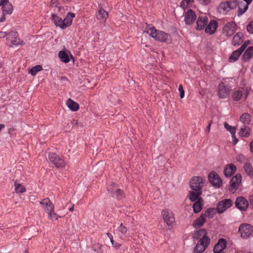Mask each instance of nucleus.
<instances>
[{
	"instance_id": "nucleus-61",
	"label": "nucleus",
	"mask_w": 253,
	"mask_h": 253,
	"mask_svg": "<svg viewBox=\"0 0 253 253\" xmlns=\"http://www.w3.org/2000/svg\"><path fill=\"white\" fill-rule=\"evenodd\" d=\"M73 210H74V205H73V206H72V207H71V208L69 209V211H73Z\"/></svg>"
},
{
	"instance_id": "nucleus-45",
	"label": "nucleus",
	"mask_w": 253,
	"mask_h": 253,
	"mask_svg": "<svg viewBox=\"0 0 253 253\" xmlns=\"http://www.w3.org/2000/svg\"><path fill=\"white\" fill-rule=\"evenodd\" d=\"M228 4L231 9L235 8L239 2V0H228L227 1Z\"/></svg>"
},
{
	"instance_id": "nucleus-51",
	"label": "nucleus",
	"mask_w": 253,
	"mask_h": 253,
	"mask_svg": "<svg viewBox=\"0 0 253 253\" xmlns=\"http://www.w3.org/2000/svg\"><path fill=\"white\" fill-rule=\"evenodd\" d=\"M107 236L110 239L111 243L112 244L114 242V240H113V236L111 235V234H110L109 233H107Z\"/></svg>"
},
{
	"instance_id": "nucleus-17",
	"label": "nucleus",
	"mask_w": 253,
	"mask_h": 253,
	"mask_svg": "<svg viewBox=\"0 0 253 253\" xmlns=\"http://www.w3.org/2000/svg\"><path fill=\"white\" fill-rule=\"evenodd\" d=\"M241 180L242 177L240 174H237L232 178L230 182L231 186L230 191L231 192H234L236 190Z\"/></svg>"
},
{
	"instance_id": "nucleus-19",
	"label": "nucleus",
	"mask_w": 253,
	"mask_h": 253,
	"mask_svg": "<svg viewBox=\"0 0 253 253\" xmlns=\"http://www.w3.org/2000/svg\"><path fill=\"white\" fill-rule=\"evenodd\" d=\"M226 240L223 238L219 239L218 243L215 245L213 248L214 253L223 252V251L226 248Z\"/></svg>"
},
{
	"instance_id": "nucleus-58",
	"label": "nucleus",
	"mask_w": 253,
	"mask_h": 253,
	"mask_svg": "<svg viewBox=\"0 0 253 253\" xmlns=\"http://www.w3.org/2000/svg\"><path fill=\"white\" fill-rule=\"evenodd\" d=\"M244 0L243 2H245V3L246 4H248V5H249L253 1V0Z\"/></svg>"
},
{
	"instance_id": "nucleus-43",
	"label": "nucleus",
	"mask_w": 253,
	"mask_h": 253,
	"mask_svg": "<svg viewBox=\"0 0 253 253\" xmlns=\"http://www.w3.org/2000/svg\"><path fill=\"white\" fill-rule=\"evenodd\" d=\"M224 127L230 132L231 134H232V137H235V134L236 133L235 127L229 125L226 123L224 124Z\"/></svg>"
},
{
	"instance_id": "nucleus-36",
	"label": "nucleus",
	"mask_w": 253,
	"mask_h": 253,
	"mask_svg": "<svg viewBox=\"0 0 253 253\" xmlns=\"http://www.w3.org/2000/svg\"><path fill=\"white\" fill-rule=\"evenodd\" d=\"M243 96V91L241 90L235 91L232 94V98L235 101L240 100Z\"/></svg>"
},
{
	"instance_id": "nucleus-60",
	"label": "nucleus",
	"mask_w": 253,
	"mask_h": 253,
	"mask_svg": "<svg viewBox=\"0 0 253 253\" xmlns=\"http://www.w3.org/2000/svg\"><path fill=\"white\" fill-rule=\"evenodd\" d=\"M250 149L251 151L253 153V141L250 143Z\"/></svg>"
},
{
	"instance_id": "nucleus-48",
	"label": "nucleus",
	"mask_w": 253,
	"mask_h": 253,
	"mask_svg": "<svg viewBox=\"0 0 253 253\" xmlns=\"http://www.w3.org/2000/svg\"><path fill=\"white\" fill-rule=\"evenodd\" d=\"M178 90L180 92V98H183L184 96V91L182 84H179L178 87Z\"/></svg>"
},
{
	"instance_id": "nucleus-55",
	"label": "nucleus",
	"mask_w": 253,
	"mask_h": 253,
	"mask_svg": "<svg viewBox=\"0 0 253 253\" xmlns=\"http://www.w3.org/2000/svg\"><path fill=\"white\" fill-rule=\"evenodd\" d=\"M249 201L250 206L253 208V195L250 197Z\"/></svg>"
},
{
	"instance_id": "nucleus-8",
	"label": "nucleus",
	"mask_w": 253,
	"mask_h": 253,
	"mask_svg": "<svg viewBox=\"0 0 253 253\" xmlns=\"http://www.w3.org/2000/svg\"><path fill=\"white\" fill-rule=\"evenodd\" d=\"M230 89L228 86L226 85L223 83H221L218 85L217 95L221 99L227 98L230 94Z\"/></svg>"
},
{
	"instance_id": "nucleus-6",
	"label": "nucleus",
	"mask_w": 253,
	"mask_h": 253,
	"mask_svg": "<svg viewBox=\"0 0 253 253\" xmlns=\"http://www.w3.org/2000/svg\"><path fill=\"white\" fill-rule=\"evenodd\" d=\"M40 204L45 212L49 214V216L51 218L52 211H54V206L49 198H46L42 199L40 202Z\"/></svg>"
},
{
	"instance_id": "nucleus-50",
	"label": "nucleus",
	"mask_w": 253,
	"mask_h": 253,
	"mask_svg": "<svg viewBox=\"0 0 253 253\" xmlns=\"http://www.w3.org/2000/svg\"><path fill=\"white\" fill-rule=\"evenodd\" d=\"M113 247L115 248L116 250H118L122 246L121 244H120L118 242H114L112 244Z\"/></svg>"
},
{
	"instance_id": "nucleus-5",
	"label": "nucleus",
	"mask_w": 253,
	"mask_h": 253,
	"mask_svg": "<svg viewBox=\"0 0 253 253\" xmlns=\"http://www.w3.org/2000/svg\"><path fill=\"white\" fill-rule=\"evenodd\" d=\"M253 229L252 225L247 223L242 224L239 228V232L242 238L247 239L252 234Z\"/></svg>"
},
{
	"instance_id": "nucleus-62",
	"label": "nucleus",
	"mask_w": 253,
	"mask_h": 253,
	"mask_svg": "<svg viewBox=\"0 0 253 253\" xmlns=\"http://www.w3.org/2000/svg\"><path fill=\"white\" fill-rule=\"evenodd\" d=\"M60 216H58L57 214H56V216H55V220H58V219L59 218H60Z\"/></svg>"
},
{
	"instance_id": "nucleus-1",
	"label": "nucleus",
	"mask_w": 253,
	"mask_h": 253,
	"mask_svg": "<svg viewBox=\"0 0 253 253\" xmlns=\"http://www.w3.org/2000/svg\"><path fill=\"white\" fill-rule=\"evenodd\" d=\"M144 32L148 34L156 41L169 43L170 42V36L164 31L157 30L152 25L144 23L143 25Z\"/></svg>"
},
{
	"instance_id": "nucleus-11",
	"label": "nucleus",
	"mask_w": 253,
	"mask_h": 253,
	"mask_svg": "<svg viewBox=\"0 0 253 253\" xmlns=\"http://www.w3.org/2000/svg\"><path fill=\"white\" fill-rule=\"evenodd\" d=\"M233 204V202L230 199H225L219 202L217 206V212L221 213L224 212L227 209L230 207Z\"/></svg>"
},
{
	"instance_id": "nucleus-9",
	"label": "nucleus",
	"mask_w": 253,
	"mask_h": 253,
	"mask_svg": "<svg viewBox=\"0 0 253 253\" xmlns=\"http://www.w3.org/2000/svg\"><path fill=\"white\" fill-rule=\"evenodd\" d=\"M236 24L234 22L227 23L223 28V34L228 37L232 36L236 31Z\"/></svg>"
},
{
	"instance_id": "nucleus-32",
	"label": "nucleus",
	"mask_w": 253,
	"mask_h": 253,
	"mask_svg": "<svg viewBox=\"0 0 253 253\" xmlns=\"http://www.w3.org/2000/svg\"><path fill=\"white\" fill-rule=\"evenodd\" d=\"M251 128L248 126H244L241 128L239 134L242 137H248L250 135Z\"/></svg>"
},
{
	"instance_id": "nucleus-49",
	"label": "nucleus",
	"mask_w": 253,
	"mask_h": 253,
	"mask_svg": "<svg viewBox=\"0 0 253 253\" xmlns=\"http://www.w3.org/2000/svg\"><path fill=\"white\" fill-rule=\"evenodd\" d=\"M198 2L203 5H207L211 2V0H197Z\"/></svg>"
},
{
	"instance_id": "nucleus-26",
	"label": "nucleus",
	"mask_w": 253,
	"mask_h": 253,
	"mask_svg": "<svg viewBox=\"0 0 253 253\" xmlns=\"http://www.w3.org/2000/svg\"><path fill=\"white\" fill-rule=\"evenodd\" d=\"M202 193V191H195L192 190L189 193V199L192 202L198 200L199 199L201 198L200 196Z\"/></svg>"
},
{
	"instance_id": "nucleus-24",
	"label": "nucleus",
	"mask_w": 253,
	"mask_h": 253,
	"mask_svg": "<svg viewBox=\"0 0 253 253\" xmlns=\"http://www.w3.org/2000/svg\"><path fill=\"white\" fill-rule=\"evenodd\" d=\"M238 5V9L237 11V15L238 16H240L248 10L249 5L246 4L245 2L243 1L239 2Z\"/></svg>"
},
{
	"instance_id": "nucleus-10",
	"label": "nucleus",
	"mask_w": 253,
	"mask_h": 253,
	"mask_svg": "<svg viewBox=\"0 0 253 253\" xmlns=\"http://www.w3.org/2000/svg\"><path fill=\"white\" fill-rule=\"evenodd\" d=\"M51 7L53 9L54 12L57 15H62L65 13L66 11L68 10L67 6H61L58 2L57 0H52L51 1Z\"/></svg>"
},
{
	"instance_id": "nucleus-20",
	"label": "nucleus",
	"mask_w": 253,
	"mask_h": 253,
	"mask_svg": "<svg viewBox=\"0 0 253 253\" xmlns=\"http://www.w3.org/2000/svg\"><path fill=\"white\" fill-rule=\"evenodd\" d=\"M218 26V23L214 20H211L205 29L207 33L211 35L216 31Z\"/></svg>"
},
{
	"instance_id": "nucleus-37",
	"label": "nucleus",
	"mask_w": 253,
	"mask_h": 253,
	"mask_svg": "<svg viewBox=\"0 0 253 253\" xmlns=\"http://www.w3.org/2000/svg\"><path fill=\"white\" fill-rule=\"evenodd\" d=\"M115 195L114 197L116 198L118 200H121L125 197V194L123 191L120 189L117 188L116 189L115 193L113 194Z\"/></svg>"
},
{
	"instance_id": "nucleus-40",
	"label": "nucleus",
	"mask_w": 253,
	"mask_h": 253,
	"mask_svg": "<svg viewBox=\"0 0 253 253\" xmlns=\"http://www.w3.org/2000/svg\"><path fill=\"white\" fill-rule=\"evenodd\" d=\"M15 190L17 193H23L26 191L25 187L20 183L15 182L14 183Z\"/></svg>"
},
{
	"instance_id": "nucleus-4",
	"label": "nucleus",
	"mask_w": 253,
	"mask_h": 253,
	"mask_svg": "<svg viewBox=\"0 0 253 253\" xmlns=\"http://www.w3.org/2000/svg\"><path fill=\"white\" fill-rule=\"evenodd\" d=\"M48 158L49 161L57 168H63L65 166L66 163L64 160L54 153H49Z\"/></svg>"
},
{
	"instance_id": "nucleus-47",
	"label": "nucleus",
	"mask_w": 253,
	"mask_h": 253,
	"mask_svg": "<svg viewBox=\"0 0 253 253\" xmlns=\"http://www.w3.org/2000/svg\"><path fill=\"white\" fill-rule=\"evenodd\" d=\"M247 30L249 33L253 34V21H250L247 25Z\"/></svg>"
},
{
	"instance_id": "nucleus-35",
	"label": "nucleus",
	"mask_w": 253,
	"mask_h": 253,
	"mask_svg": "<svg viewBox=\"0 0 253 253\" xmlns=\"http://www.w3.org/2000/svg\"><path fill=\"white\" fill-rule=\"evenodd\" d=\"M58 56L61 60L64 63H68L70 61L68 54L64 51H59Z\"/></svg>"
},
{
	"instance_id": "nucleus-54",
	"label": "nucleus",
	"mask_w": 253,
	"mask_h": 253,
	"mask_svg": "<svg viewBox=\"0 0 253 253\" xmlns=\"http://www.w3.org/2000/svg\"><path fill=\"white\" fill-rule=\"evenodd\" d=\"M246 47H247V45H246L245 44H244L238 49L240 51H242V53L243 52V51L245 49Z\"/></svg>"
},
{
	"instance_id": "nucleus-16",
	"label": "nucleus",
	"mask_w": 253,
	"mask_h": 253,
	"mask_svg": "<svg viewBox=\"0 0 253 253\" xmlns=\"http://www.w3.org/2000/svg\"><path fill=\"white\" fill-rule=\"evenodd\" d=\"M184 16L185 23L187 25L192 24L196 19V15L191 9H188Z\"/></svg>"
},
{
	"instance_id": "nucleus-23",
	"label": "nucleus",
	"mask_w": 253,
	"mask_h": 253,
	"mask_svg": "<svg viewBox=\"0 0 253 253\" xmlns=\"http://www.w3.org/2000/svg\"><path fill=\"white\" fill-rule=\"evenodd\" d=\"M230 9H231L227 1L220 3L218 7V11L223 14H226Z\"/></svg>"
},
{
	"instance_id": "nucleus-29",
	"label": "nucleus",
	"mask_w": 253,
	"mask_h": 253,
	"mask_svg": "<svg viewBox=\"0 0 253 253\" xmlns=\"http://www.w3.org/2000/svg\"><path fill=\"white\" fill-rule=\"evenodd\" d=\"M203 199L202 198H200L196 201L193 205V211L195 213H198L200 212L203 206Z\"/></svg>"
},
{
	"instance_id": "nucleus-56",
	"label": "nucleus",
	"mask_w": 253,
	"mask_h": 253,
	"mask_svg": "<svg viewBox=\"0 0 253 253\" xmlns=\"http://www.w3.org/2000/svg\"><path fill=\"white\" fill-rule=\"evenodd\" d=\"M7 33H6L5 32H0V38H4L6 35Z\"/></svg>"
},
{
	"instance_id": "nucleus-21",
	"label": "nucleus",
	"mask_w": 253,
	"mask_h": 253,
	"mask_svg": "<svg viewBox=\"0 0 253 253\" xmlns=\"http://www.w3.org/2000/svg\"><path fill=\"white\" fill-rule=\"evenodd\" d=\"M52 19L56 26H58L62 29H65L63 20H62L61 17H59L56 14H52Z\"/></svg>"
},
{
	"instance_id": "nucleus-31",
	"label": "nucleus",
	"mask_w": 253,
	"mask_h": 253,
	"mask_svg": "<svg viewBox=\"0 0 253 253\" xmlns=\"http://www.w3.org/2000/svg\"><path fill=\"white\" fill-rule=\"evenodd\" d=\"M108 17V12L105 11L102 7H100L98 10V13L97 17L98 19H102L104 21Z\"/></svg>"
},
{
	"instance_id": "nucleus-3",
	"label": "nucleus",
	"mask_w": 253,
	"mask_h": 253,
	"mask_svg": "<svg viewBox=\"0 0 253 253\" xmlns=\"http://www.w3.org/2000/svg\"><path fill=\"white\" fill-rule=\"evenodd\" d=\"M206 179L200 176H194L190 181L191 189L195 191H202Z\"/></svg>"
},
{
	"instance_id": "nucleus-27",
	"label": "nucleus",
	"mask_w": 253,
	"mask_h": 253,
	"mask_svg": "<svg viewBox=\"0 0 253 253\" xmlns=\"http://www.w3.org/2000/svg\"><path fill=\"white\" fill-rule=\"evenodd\" d=\"M242 38L243 34L241 33H237L233 38V44L235 46L240 45L243 42Z\"/></svg>"
},
{
	"instance_id": "nucleus-18",
	"label": "nucleus",
	"mask_w": 253,
	"mask_h": 253,
	"mask_svg": "<svg viewBox=\"0 0 253 253\" xmlns=\"http://www.w3.org/2000/svg\"><path fill=\"white\" fill-rule=\"evenodd\" d=\"M208 22V18L205 14H202L200 15L197 21V25L198 30L203 29L205 26H206Z\"/></svg>"
},
{
	"instance_id": "nucleus-22",
	"label": "nucleus",
	"mask_w": 253,
	"mask_h": 253,
	"mask_svg": "<svg viewBox=\"0 0 253 253\" xmlns=\"http://www.w3.org/2000/svg\"><path fill=\"white\" fill-rule=\"evenodd\" d=\"M236 170V167L234 164L227 165L224 169V173L226 177L230 176Z\"/></svg>"
},
{
	"instance_id": "nucleus-59",
	"label": "nucleus",
	"mask_w": 253,
	"mask_h": 253,
	"mask_svg": "<svg viewBox=\"0 0 253 253\" xmlns=\"http://www.w3.org/2000/svg\"><path fill=\"white\" fill-rule=\"evenodd\" d=\"M233 139V142L234 144H236L238 142V139L236 138V137L235 136V137H232Z\"/></svg>"
},
{
	"instance_id": "nucleus-52",
	"label": "nucleus",
	"mask_w": 253,
	"mask_h": 253,
	"mask_svg": "<svg viewBox=\"0 0 253 253\" xmlns=\"http://www.w3.org/2000/svg\"><path fill=\"white\" fill-rule=\"evenodd\" d=\"M51 218H50L49 216V214H48V218L52 220H53L54 219H55V216H56V214L54 212V211H52V213H51Z\"/></svg>"
},
{
	"instance_id": "nucleus-34",
	"label": "nucleus",
	"mask_w": 253,
	"mask_h": 253,
	"mask_svg": "<svg viewBox=\"0 0 253 253\" xmlns=\"http://www.w3.org/2000/svg\"><path fill=\"white\" fill-rule=\"evenodd\" d=\"M242 54V51H240L238 49L234 51L232 53L231 55L229 58V61L230 62H234L235 61H236L239 57Z\"/></svg>"
},
{
	"instance_id": "nucleus-57",
	"label": "nucleus",
	"mask_w": 253,
	"mask_h": 253,
	"mask_svg": "<svg viewBox=\"0 0 253 253\" xmlns=\"http://www.w3.org/2000/svg\"><path fill=\"white\" fill-rule=\"evenodd\" d=\"M211 124H212V122L211 121L209 123V125L207 127L206 131H207L208 133H209L210 132V131L211 126Z\"/></svg>"
},
{
	"instance_id": "nucleus-13",
	"label": "nucleus",
	"mask_w": 253,
	"mask_h": 253,
	"mask_svg": "<svg viewBox=\"0 0 253 253\" xmlns=\"http://www.w3.org/2000/svg\"><path fill=\"white\" fill-rule=\"evenodd\" d=\"M209 179L211 184L216 187H220L222 185L221 179L214 171H212L209 174Z\"/></svg>"
},
{
	"instance_id": "nucleus-63",
	"label": "nucleus",
	"mask_w": 253,
	"mask_h": 253,
	"mask_svg": "<svg viewBox=\"0 0 253 253\" xmlns=\"http://www.w3.org/2000/svg\"><path fill=\"white\" fill-rule=\"evenodd\" d=\"M24 253H28V252H26V251H25V252H24Z\"/></svg>"
},
{
	"instance_id": "nucleus-38",
	"label": "nucleus",
	"mask_w": 253,
	"mask_h": 253,
	"mask_svg": "<svg viewBox=\"0 0 253 253\" xmlns=\"http://www.w3.org/2000/svg\"><path fill=\"white\" fill-rule=\"evenodd\" d=\"M244 168L246 173H247L249 176L253 175V169L251 164L249 163H245L244 164Z\"/></svg>"
},
{
	"instance_id": "nucleus-42",
	"label": "nucleus",
	"mask_w": 253,
	"mask_h": 253,
	"mask_svg": "<svg viewBox=\"0 0 253 253\" xmlns=\"http://www.w3.org/2000/svg\"><path fill=\"white\" fill-rule=\"evenodd\" d=\"M42 68L41 65H36L34 67H33L30 71V73L32 76H35L36 74L42 70Z\"/></svg>"
},
{
	"instance_id": "nucleus-15",
	"label": "nucleus",
	"mask_w": 253,
	"mask_h": 253,
	"mask_svg": "<svg viewBox=\"0 0 253 253\" xmlns=\"http://www.w3.org/2000/svg\"><path fill=\"white\" fill-rule=\"evenodd\" d=\"M236 207L241 211H245L249 206V203L247 199L243 197H239L235 201Z\"/></svg>"
},
{
	"instance_id": "nucleus-7",
	"label": "nucleus",
	"mask_w": 253,
	"mask_h": 253,
	"mask_svg": "<svg viewBox=\"0 0 253 253\" xmlns=\"http://www.w3.org/2000/svg\"><path fill=\"white\" fill-rule=\"evenodd\" d=\"M162 216L164 222L168 225H171L175 221V218L172 212L168 209L163 210L162 211Z\"/></svg>"
},
{
	"instance_id": "nucleus-30",
	"label": "nucleus",
	"mask_w": 253,
	"mask_h": 253,
	"mask_svg": "<svg viewBox=\"0 0 253 253\" xmlns=\"http://www.w3.org/2000/svg\"><path fill=\"white\" fill-rule=\"evenodd\" d=\"M240 121L244 125L248 126L251 122V116L248 113H244L240 117Z\"/></svg>"
},
{
	"instance_id": "nucleus-53",
	"label": "nucleus",
	"mask_w": 253,
	"mask_h": 253,
	"mask_svg": "<svg viewBox=\"0 0 253 253\" xmlns=\"http://www.w3.org/2000/svg\"><path fill=\"white\" fill-rule=\"evenodd\" d=\"M5 15H6L5 14H3V13H2V15L0 18V22H3L5 21Z\"/></svg>"
},
{
	"instance_id": "nucleus-44",
	"label": "nucleus",
	"mask_w": 253,
	"mask_h": 253,
	"mask_svg": "<svg viewBox=\"0 0 253 253\" xmlns=\"http://www.w3.org/2000/svg\"><path fill=\"white\" fill-rule=\"evenodd\" d=\"M117 231L120 233L122 235H125L127 232V228L121 223L117 228Z\"/></svg>"
},
{
	"instance_id": "nucleus-14",
	"label": "nucleus",
	"mask_w": 253,
	"mask_h": 253,
	"mask_svg": "<svg viewBox=\"0 0 253 253\" xmlns=\"http://www.w3.org/2000/svg\"><path fill=\"white\" fill-rule=\"evenodd\" d=\"M0 6H1V10L3 14H11L13 11V6L8 0H0Z\"/></svg>"
},
{
	"instance_id": "nucleus-2",
	"label": "nucleus",
	"mask_w": 253,
	"mask_h": 253,
	"mask_svg": "<svg viewBox=\"0 0 253 253\" xmlns=\"http://www.w3.org/2000/svg\"><path fill=\"white\" fill-rule=\"evenodd\" d=\"M206 231L205 229L200 230L198 232L199 236H203L194 248V253H201L203 252L210 242V239L206 235Z\"/></svg>"
},
{
	"instance_id": "nucleus-33",
	"label": "nucleus",
	"mask_w": 253,
	"mask_h": 253,
	"mask_svg": "<svg viewBox=\"0 0 253 253\" xmlns=\"http://www.w3.org/2000/svg\"><path fill=\"white\" fill-rule=\"evenodd\" d=\"M253 56V47L249 46L243 54V58L245 60H249Z\"/></svg>"
},
{
	"instance_id": "nucleus-39",
	"label": "nucleus",
	"mask_w": 253,
	"mask_h": 253,
	"mask_svg": "<svg viewBox=\"0 0 253 253\" xmlns=\"http://www.w3.org/2000/svg\"><path fill=\"white\" fill-rule=\"evenodd\" d=\"M17 35L16 33H12V35L14 37V38L12 39L11 42L13 45H18L23 44V42L21 41L20 39L16 37Z\"/></svg>"
},
{
	"instance_id": "nucleus-46",
	"label": "nucleus",
	"mask_w": 253,
	"mask_h": 253,
	"mask_svg": "<svg viewBox=\"0 0 253 253\" xmlns=\"http://www.w3.org/2000/svg\"><path fill=\"white\" fill-rule=\"evenodd\" d=\"M192 1H193L192 0H182L181 2L180 6L183 7V8H185L188 7Z\"/></svg>"
},
{
	"instance_id": "nucleus-28",
	"label": "nucleus",
	"mask_w": 253,
	"mask_h": 253,
	"mask_svg": "<svg viewBox=\"0 0 253 253\" xmlns=\"http://www.w3.org/2000/svg\"><path fill=\"white\" fill-rule=\"evenodd\" d=\"M67 105L72 111H76L79 109V105L71 99H68L66 103Z\"/></svg>"
},
{
	"instance_id": "nucleus-25",
	"label": "nucleus",
	"mask_w": 253,
	"mask_h": 253,
	"mask_svg": "<svg viewBox=\"0 0 253 253\" xmlns=\"http://www.w3.org/2000/svg\"><path fill=\"white\" fill-rule=\"evenodd\" d=\"M75 14L74 13L69 12L63 20L65 28L69 27L72 23L73 19L75 17Z\"/></svg>"
},
{
	"instance_id": "nucleus-41",
	"label": "nucleus",
	"mask_w": 253,
	"mask_h": 253,
	"mask_svg": "<svg viewBox=\"0 0 253 253\" xmlns=\"http://www.w3.org/2000/svg\"><path fill=\"white\" fill-rule=\"evenodd\" d=\"M117 189V185L115 183H113L107 187V191L111 195L112 197H114L115 195L113 194L115 193V191Z\"/></svg>"
},
{
	"instance_id": "nucleus-12",
	"label": "nucleus",
	"mask_w": 253,
	"mask_h": 253,
	"mask_svg": "<svg viewBox=\"0 0 253 253\" xmlns=\"http://www.w3.org/2000/svg\"><path fill=\"white\" fill-rule=\"evenodd\" d=\"M212 211L211 210L209 209L205 213H202L198 219L195 220L193 222V226L195 228H199L201 227L205 222L206 216H210L211 212H212Z\"/></svg>"
}]
</instances>
